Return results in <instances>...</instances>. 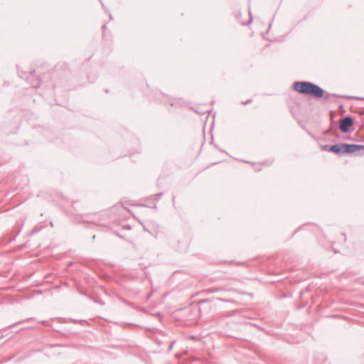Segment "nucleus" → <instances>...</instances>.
<instances>
[{
    "label": "nucleus",
    "mask_w": 364,
    "mask_h": 364,
    "mask_svg": "<svg viewBox=\"0 0 364 364\" xmlns=\"http://www.w3.org/2000/svg\"><path fill=\"white\" fill-rule=\"evenodd\" d=\"M296 91L304 95L319 98L323 95V90L316 85L308 82H296L294 84Z\"/></svg>",
    "instance_id": "nucleus-1"
},
{
    "label": "nucleus",
    "mask_w": 364,
    "mask_h": 364,
    "mask_svg": "<svg viewBox=\"0 0 364 364\" xmlns=\"http://www.w3.org/2000/svg\"><path fill=\"white\" fill-rule=\"evenodd\" d=\"M361 149H364V146L347 144H336L329 148V151L337 154H351Z\"/></svg>",
    "instance_id": "nucleus-2"
},
{
    "label": "nucleus",
    "mask_w": 364,
    "mask_h": 364,
    "mask_svg": "<svg viewBox=\"0 0 364 364\" xmlns=\"http://www.w3.org/2000/svg\"><path fill=\"white\" fill-rule=\"evenodd\" d=\"M353 122L350 117H346L340 122V129L343 132H347L353 125Z\"/></svg>",
    "instance_id": "nucleus-3"
},
{
    "label": "nucleus",
    "mask_w": 364,
    "mask_h": 364,
    "mask_svg": "<svg viewBox=\"0 0 364 364\" xmlns=\"http://www.w3.org/2000/svg\"><path fill=\"white\" fill-rule=\"evenodd\" d=\"M323 149L327 150V146H325Z\"/></svg>",
    "instance_id": "nucleus-4"
}]
</instances>
